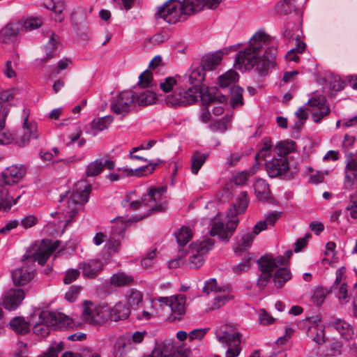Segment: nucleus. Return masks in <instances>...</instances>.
Instances as JSON below:
<instances>
[{
  "mask_svg": "<svg viewBox=\"0 0 357 357\" xmlns=\"http://www.w3.org/2000/svg\"><path fill=\"white\" fill-rule=\"evenodd\" d=\"M344 188L357 192V155L349 160L344 169Z\"/></svg>",
  "mask_w": 357,
  "mask_h": 357,
  "instance_id": "nucleus-21",
  "label": "nucleus"
},
{
  "mask_svg": "<svg viewBox=\"0 0 357 357\" xmlns=\"http://www.w3.org/2000/svg\"><path fill=\"white\" fill-rule=\"evenodd\" d=\"M257 263L261 271V273L257 280V285L259 287H264L271 278L272 270L271 267L275 264L273 261L267 256H262L257 260Z\"/></svg>",
  "mask_w": 357,
  "mask_h": 357,
  "instance_id": "nucleus-25",
  "label": "nucleus"
},
{
  "mask_svg": "<svg viewBox=\"0 0 357 357\" xmlns=\"http://www.w3.org/2000/svg\"><path fill=\"white\" fill-rule=\"evenodd\" d=\"M43 24L40 17H30L22 21V27L26 31H32L39 28Z\"/></svg>",
  "mask_w": 357,
  "mask_h": 357,
  "instance_id": "nucleus-57",
  "label": "nucleus"
},
{
  "mask_svg": "<svg viewBox=\"0 0 357 357\" xmlns=\"http://www.w3.org/2000/svg\"><path fill=\"white\" fill-rule=\"evenodd\" d=\"M8 113V109L0 102V144H8L12 141L11 135L3 130Z\"/></svg>",
  "mask_w": 357,
  "mask_h": 357,
  "instance_id": "nucleus-33",
  "label": "nucleus"
},
{
  "mask_svg": "<svg viewBox=\"0 0 357 357\" xmlns=\"http://www.w3.org/2000/svg\"><path fill=\"white\" fill-rule=\"evenodd\" d=\"M243 89L234 86L231 89V105L233 107L243 105Z\"/></svg>",
  "mask_w": 357,
  "mask_h": 357,
  "instance_id": "nucleus-54",
  "label": "nucleus"
},
{
  "mask_svg": "<svg viewBox=\"0 0 357 357\" xmlns=\"http://www.w3.org/2000/svg\"><path fill=\"white\" fill-rule=\"evenodd\" d=\"M9 324L17 334L24 335L30 331L29 324L23 317H15L10 321Z\"/></svg>",
  "mask_w": 357,
  "mask_h": 357,
  "instance_id": "nucleus-35",
  "label": "nucleus"
},
{
  "mask_svg": "<svg viewBox=\"0 0 357 357\" xmlns=\"http://www.w3.org/2000/svg\"><path fill=\"white\" fill-rule=\"evenodd\" d=\"M75 326L73 320L66 314L51 311H42L38 321L33 322V331L35 334L46 337L50 333V329H67Z\"/></svg>",
  "mask_w": 357,
  "mask_h": 357,
  "instance_id": "nucleus-6",
  "label": "nucleus"
},
{
  "mask_svg": "<svg viewBox=\"0 0 357 357\" xmlns=\"http://www.w3.org/2000/svg\"><path fill=\"white\" fill-rule=\"evenodd\" d=\"M21 28L22 20L11 21L1 29L0 33L3 36L13 37L18 33Z\"/></svg>",
  "mask_w": 357,
  "mask_h": 357,
  "instance_id": "nucleus-39",
  "label": "nucleus"
},
{
  "mask_svg": "<svg viewBox=\"0 0 357 357\" xmlns=\"http://www.w3.org/2000/svg\"><path fill=\"white\" fill-rule=\"evenodd\" d=\"M181 3L188 17L204 8V0H183Z\"/></svg>",
  "mask_w": 357,
  "mask_h": 357,
  "instance_id": "nucleus-37",
  "label": "nucleus"
},
{
  "mask_svg": "<svg viewBox=\"0 0 357 357\" xmlns=\"http://www.w3.org/2000/svg\"><path fill=\"white\" fill-rule=\"evenodd\" d=\"M113 121L114 117L111 115H107L101 118L96 119L90 124L86 126L85 132L86 133L95 137L100 132L107 129Z\"/></svg>",
  "mask_w": 357,
  "mask_h": 357,
  "instance_id": "nucleus-27",
  "label": "nucleus"
},
{
  "mask_svg": "<svg viewBox=\"0 0 357 357\" xmlns=\"http://www.w3.org/2000/svg\"><path fill=\"white\" fill-rule=\"evenodd\" d=\"M295 115L298 120L295 122L294 128L300 129L307 119V113L304 107H301L295 112Z\"/></svg>",
  "mask_w": 357,
  "mask_h": 357,
  "instance_id": "nucleus-63",
  "label": "nucleus"
},
{
  "mask_svg": "<svg viewBox=\"0 0 357 357\" xmlns=\"http://www.w3.org/2000/svg\"><path fill=\"white\" fill-rule=\"evenodd\" d=\"M146 335V332L145 331H135L132 334H128L124 337L119 339L118 344L121 349V355L126 354L128 351L135 349L133 344L141 343Z\"/></svg>",
  "mask_w": 357,
  "mask_h": 357,
  "instance_id": "nucleus-23",
  "label": "nucleus"
},
{
  "mask_svg": "<svg viewBox=\"0 0 357 357\" xmlns=\"http://www.w3.org/2000/svg\"><path fill=\"white\" fill-rule=\"evenodd\" d=\"M38 222V218L33 215L24 217L20 221V225L24 229L33 227Z\"/></svg>",
  "mask_w": 357,
  "mask_h": 357,
  "instance_id": "nucleus-64",
  "label": "nucleus"
},
{
  "mask_svg": "<svg viewBox=\"0 0 357 357\" xmlns=\"http://www.w3.org/2000/svg\"><path fill=\"white\" fill-rule=\"evenodd\" d=\"M307 335L318 344L325 342L324 326L321 323L319 316L312 317L307 319Z\"/></svg>",
  "mask_w": 357,
  "mask_h": 357,
  "instance_id": "nucleus-20",
  "label": "nucleus"
},
{
  "mask_svg": "<svg viewBox=\"0 0 357 357\" xmlns=\"http://www.w3.org/2000/svg\"><path fill=\"white\" fill-rule=\"evenodd\" d=\"M328 326L335 329L345 340H351L354 335L352 326L346 321L339 318L331 319L328 323Z\"/></svg>",
  "mask_w": 357,
  "mask_h": 357,
  "instance_id": "nucleus-28",
  "label": "nucleus"
},
{
  "mask_svg": "<svg viewBox=\"0 0 357 357\" xmlns=\"http://www.w3.org/2000/svg\"><path fill=\"white\" fill-rule=\"evenodd\" d=\"M248 254V257L243 259L239 264L233 266L232 269L235 273H242L249 270L251 266L250 260L252 257Z\"/></svg>",
  "mask_w": 357,
  "mask_h": 357,
  "instance_id": "nucleus-62",
  "label": "nucleus"
},
{
  "mask_svg": "<svg viewBox=\"0 0 357 357\" xmlns=\"http://www.w3.org/2000/svg\"><path fill=\"white\" fill-rule=\"evenodd\" d=\"M133 281L131 275L123 272L113 274L110 278V283L112 285L121 287L130 284Z\"/></svg>",
  "mask_w": 357,
  "mask_h": 357,
  "instance_id": "nucleus-43",
  "label": "nucleus"
},
{
  "mask_svg": "<svg viewBox=\"0 0 357 357\" xmlns=\"http://www.w3.org/2000/svg\"><path fill=\"white\" fill-rule=\"evenodd\" d=\"M109 261V257H108L102 259H91L79 263L78 268L82 271L84 278H93L100 273Z\"/></svg>",
  "mask_w": 357,
  "mask_h": 357,
  "instance_id": "nucleus-19",
  "label": "nucleus"
},
{
  "mask_svg": "<svg viewBox=\"0 0 357 357\" xmlns=\"http://www.w3.org/2000/svg\"><path fill=\"white\" fill-rule=\"evenodd\" d=\"M333 287L338 289L337 297L340 303L344 304L349 301L350 295L348 293L347 286L345 282L333 286Z\"/></svg>",
  "mask_w": 357,
  "mask_h": 357,
  "instance_id": "nucleus-58",
  "label": "nucleus"
},
{
  "mask_svg": "<svg viewBox=\"0 0 357 357\" xmlns=\"http://www.w3.org/2000/svg\"><path fill=\"white\" fill-rule=\"evenodd\" d=\"M355 194L350 195L349 202L346 207V210L349 212L350 216L354 219H357V194L356 191L353 190Z\"/></svg>",
  "mask_w": 357,
  "mask_h": 357,
  "instance_id": "nucleus-59",
  "label": "nucleus"
},
{
  "mask_svg": "<svg viewBox=\"0 0 357 357\" xmlns=\"http://www.w3.org/2000/svg\"><path fill=\"white\" fill-rule=\"evenodd\" d=\"M157 301L170 307L174 319H179L185 314L186 298L184 295L177 294L169 297H159Z\"/></svg>",
  "mask_w": 357,
  "mask_h": 357,
  "instance_id": "nucleus-17",
  "label": "nucleus"
},
{
  "mask_svg": "<svg viewBox=\"0 0 357 357\" xmlns=\"http://www.w3.org/2000/svg\"><path fill=\"white\" fill-rule=\"evenodd\" d=\"M276 54L270 36L258 31L250 38L248 45L236 54L234 66L239 70H255L265 76L274 68Z\"/></svg>",
  "mask_w": 357,
  "mask_h": 357,
  "instance_id": "nucleus-1",
  "label": "nucleus"
},
{
  "mask_svg": "<svg viewBox=\"0 0 357 357\" xmlns=\"http://www.w3.org/2000/svg\"><path fill=\"white\" fill-rule=\"evenodd\" d=\"M103 171L102 159H96L90 162L86 167V175L87 176H96Z\"/></svg>",
  "mask_w": 357,
  "mask_h": 357,
  "instance_id": "nucleus-50",
  "label": "nucleus"
},
{
  "mask_svg": "<svg viewBox=\"0 0 357 357\" xmlns=\"http://www.w3.org/2000/svg\"><path fill=\"white\" fill-rule=\"evenodd\" d=\"M29 109L23 110L22 132L17 139V144L20 146L29 144L31 139H36L40 136L38 124L36 121L29 119Z\"/></svg>",
  "mask_w": 357,
  "mask_h": 357,
  "instance_id": "nucleus-15",
  "label": "nucleus"
},
{
  "mask_svg": "<svg viewBox=\"0 0 357 357\" xmlns=\"http://www.w3.org/2000/svg\"><path fill=\"white\" fill-rule=\"evenodd\" d=\"M119 235L120 232L117 234V238L116 237L114 234H112L109 236L108 241L105 245L107 250L108 255L116 253L119 250L121 245L120 240L119 238ZM107 257H109V256Z\"/></svg>",
  "mask_w": 357,
  "mask_h": 357,
  "instance_id": "nucleus-53",
  "label": "nucleus"
},
{
  "mask_svg": "<svg viewBox=\"0 0 357 357\" xmlns=\"http://www.w3.org/2000/svg\"><path fill=\"white\" fill-rule=\"evenodd\" d=\"M157 166L158 164L156 162H150L148 165L135 169H129L128 167H120L115 172L108 174L106 178L110 181L114 182L134 176H142L153 173Z\"/></svg>",
  "mask_w": 357,
  "mask_h": 357,
  "instance_id": "nucleus-14",
  "label": "nucleus"
},
{
  "mask_svg": "<svg viewBox=\"0 0 357 357\" xmlns=\"http://www.w3.org/2000/svg\"><path fill=\"white\" fill-rule=\"evenodd\" d=\"M143 357H170L166 351V344L164 342H157L150 354L144 355Z\"/></svg>",
  "mask_w": 357,
  "mask_h": 357,
  "instance_id": "nucleus-55",
  "label": "nucleus"
},
{
  "mask_svg": "<svg viewBox=\"0 0 357 357\" xmlns=\"http://www.w3.org/2000/svg\"><path fill=\"white\" fill-rule=\"evenodd\" d=\"M176 84V77H168L160 82V86L162 91L167 93L171 91Z\"/></svg>",
  "mask_w": 357,
  "mask_h": 357,
  "instance_id": "nucleus-61",
  "label": "nucleus"
},
{
  "mask_svg": "<svg viewBox=\"0 0 357 357\" xmlns=\"http://www.w3.org/2000/svg\"><path fill=\"white\" fill-rule=\"evenodd\" d=\"M295 143L292 140H286L279 142L275 148H273L271 141L269 138H264L262 141L261 147L256 155V160H266L273 154L278 157H286V155L295 150Z\"/></svg>",
  "mask_w": 357,
  "mask_h": 357,
  "instance_id": "nucleus-9",
  "label": "nucleus"
},
{
  "mask_svg": "<svg viewBox=\"0 0 357 357\" xmlns=\"http://www.w3.org/2000/svg\"><path fill=\"white\" fill-rule=\"evenodd\" d=\"M126 300L127 305L130 307V308L134 307L135 306L139 305L142 302L143 295L139 291L132 289L126 296Z\"/></svg>",
  "mask_w": 357,
  "mask_h": 357,
  "instance_id": "nucleus-51",
  "label": "nucleus"
},
{
  "mask_svg": "<svg viewBox=\"0 0 357 357\" xmlns=\"http://www.w3.org/2000/svg\"><path fill=\"white\" fill-rule=\"evenodd\" d=\"M155 95L150 91H144L139 94L135 93V106L151 105L155 102Z\"/></svg>",
  "mask_w": 357,
  "mask_h": 357,
  "instance_id": "nucleus-44",
  "label": "nucleus"
},
{
  "mask_svg": "<svg viewBox=\"0 0 357 357\" xmlns=\"http://www.w3.org/2000/svg\"><path fill=\"white\" fill-rule=\"evenodd\" d=\"M295 0H282L274 6V11L277 14L287 15L295 10Z\"/></svg>",
  "mask_w": 357,
  "mask_h": 357,
  "instance_id": "nucleus-45",
  "label": "nucleus"
},
{
  "mask_svg": "<svg viewBox=\"0 0 357 357\" xmlns=\"http://www.w3.org/2000/svg\"><path fill=\"white\" fill-rule=\"evenodd\" d=\"M175 236L178 244L183 246L191 239L192 231L188 227L183 226L178 232L175 233Z\"/></svg>",
  "mask_w": 357,
  "mask_h": 357,
  "instance_id": "nucleus-49",
  "label": "nucleus"
},
{
  "mask_svg": "<svg viewBox=\"0 0 357 357\" xmlns=\"http://www.w3.org/2000/svg\"><path fill=\"white\" fill-rule=\"evenodd\" d=\"M241 336V334L237 331L230 333L228 331H217L216 337L218 342L224 347H228L225 357H237L239 355Z\"/></svg>",
  "mask_w": 357,
  "mask_h": 357,
  "instance_id": "nucleus-13",
  "label": "nucleus"
},
{
  "mask_svg": "<svg viewBox=\"0 0 357 357\" xmlns=\"http://www.w3.org/2000/svg\"><path fill=\"white\" fill-rule=\"evenodd\" d=\"M59 245V241L52 242L51 240L44 239L38 245L32 248L24 257L27 262L34 263L37 261L39 264L44 265Z\"/></svg>",
  "mask_w": 357,
  "mask_h": 357,
  "instance_id": "nucleus-10",
  "label": "nucleus"
},
{
  "mask_svg": "<svg viewBox=\"0 0 357 357\" xmlns=\"http://www.w3.org/2000/svg\"><path fill=\"white\" fill-rule=\"evenodd\" d=\"M91 185L86 181L76 183L70 192L61 195L59 209L63 215L69 218V222L78 211V206L88 202Z\"/></svg>",
  "mask_w": 357,
  "mask_h": 357,
  "instance_id": "nucleus-5",
  "label": "nucleus"
},
{
  "mask_svg": "<svg viewBox=\"0 0 357 357\" xmlns=\"http://www.w3.org/2000/svg\"><path fill=\"white\" fill-rule=\"evenodd\" d=\"M206 70L200 66H192L188 75V81L190 84H197L200 87V83L204 80Z\"/></svg>",
  "mask_w": 357,
  "mask_h": 357,
  "instance_id": "nucleus-36",
  "label": "nucleus"
},
{
  "mask_svg": "<svg viewBox=\"0 0 357 357\" xmlns=\"http://www.w3.org/2000/svg\"><path fill=\"white\" fill-rule=\"evenodd\" d=\"M254 189L257 197L261 200H266L269 197L270 190L265 180L258 178L254 184Z\"/></svg>",
  "mask_w": 357,
  "mask_h": 357,
  "instance_id": "nucleus-38",
  "label": "nucleus"
},
{
  "mask_svg": "<svg viewBox=\"0 0 357 357\" xmlns=\"http://www.w3.org/2000/svg\"><path fill=\"white\" fill-rule=\"evenodd\" d=\"M43 4L45 8L52 10L56 14H61L64 9V3L63 1L55 3L53 0H44Z\"/></svg>",
  "mask_w": 357,
  "mask_h": 357,
  "instance_id": "nucleus-60",
  "label": "nucleus"
},
{
  "mask_svg": "<svg viewBox=\"0 0 357 357\" xmlns=\"http://www.w3.org/2000/svg\"><path fill=\"white\" fill-rule=\"evenodd\" d=\"M328 293L327 289L317 287L312 291L311 301L315 305L320 306L323 304Z\"/></svg>",
  "mask_w": 357,
  "mask_h": 357,
  "instance_id": "nucleus-47",
  "label": "nucleus"
},
{
  "mask_svg": "<svg viewBox=\"0 0 357 357\" xmlns=\"http://www.w3.org/2000/svg\"><path fill=\"white\" fill-rule=\"evenodd\" d=\"M238 77L239 76L236 72L229 70L219 77V85L222 88L229 87L236 84L238 80Z\"/></svg>",
  "mask_w": 357,
  "mask_h": 357,
  "instance_id": "nucleus-40",
  "label": "nucleus"
},
{
  "mask_svg": "<svg viewBox=\"0 0 357 357\" xmlns=\"http://www.w3.org/2000/svg\"><path fill=\"white\" fill-rule=\"evenodd\" d=\"M326 99L324 96L310 99L308 104L314 108L312 112V118L314 123H319L324 116H327L329 112V108L325 104Z\"/></svg>",
  "mask_w": 357,
  "mask_h": 357,
  "instance_id": "nucleus-24",
  "label": "nucleus"
},
{
  "mask_svg": "<svg viewBox=\"0 0 357 357\" xmlns=\"http://www.w3.org/2000/svg\"><path fill=\"white\" fill-rule=\"evenodd\" d=\"M214 245V240L205 238L193 242L188 249V265L192 268L201 267L204 261L205 257Z\"/></svg>",
  "mask_w": 357,
  "mask_h": 357,
  "instance_id": "nucleus-8",
  "label": "nucleus"
},
{
  "mask_svg": "<svg viewBox=\"0 0 357 357\" xmlns=\"http://www.w3.org/2000/svg\"><path fill=\"white\" fill-rule=\"evenodd\" d=\"M33 277V267L26 266L18 268L12 272V278L15 285H24Z\"/></svg>",
  "mask_w": 357,
  "mask_h": 357,
  "instance_id": "nucleus-30",
  "label": "nucleus"
},
{
  "mask_svg": "<svg viewBox=\"0 0 357 357\" xmlns=\"http://www.w3.org/2000/svg\"><path fill=\"white\" fill-rule=\"evenodd\" d=\"M59 37L54 33H51L47 43L45 46V52L46 54V59H49L54 56L56 48Z\"/></svg>",
  "mask_w": 357,
  "mask_h": 357,
  "instance_id": "nucleus-52",
  "label": "nucleus"
},
{
  "mask_svg": "<svg viewBox=\"0 0 357 357\" xmlns=\"http://www.w3.org/2000/svg\"><path fill=\"white\" fill-rule=\"evenodd\" d=\"M158 16L169 24L183 22L188 17L181 1L168 0L158 10Z\"/></svg>",
  "mask_w": 357,
  "mask_h": 357,
  "instance_id": "nucleus-11",
  "label": "nucleus"
},
{
  "mask_svg": "<svg viewBox=\"0 0 357 357\" xmlns=\"http://www.w3.org/2000/svg\"><path fill=\"white\" fill-rule=\"evenodd\" d=\"M20 90L17 88H11L8 90L3 91L0 93V100L2 102H9L10 105H15L18 99L17 96Z\"/></svg>",
  "mask_w": 357,
  "mask_h": 357,
  "instance_id": "nucleus-48",
  "label": "nucleus"
},
{
  "mask_svg": "<svg viewBox=\"0 0 357 357\" xmlns=\"http://www.w3.org/2000/svg\"><path fill=\"white\" fill-rule=\"evenodd\" d=\"M135 107V93L132 91H122L111 100V111L121 116L127 115Z\"/></svg>",
  "mask_w": 357,
  "mask_h": 357,
  "instance_id": "nucleus-12",
  "label": "nucleus"
},
{
  "mask_svg": "<svg viewBox=\"0 0 357 357\" xmlns=\"http://www.w3.org/2000/svg\"><path fill=\"white\" fill-rule=\"evenodd\" d=\"M165 192V187L151 188L140 201H132L135 192H130L126 195L123 204L125 207L129 206L132 211L139 210L140 213L137 217V220H141L153 212H161L165 210L167 206Z\"/></svg>",
  "mask_w": 357,
  "mask_h": 357,
  "instance_id": "nucleus-3",
  "label": "nucleus"
},
{
  "mask_svg": "<svg viewBox=\"0 0 357 357\" xmlns=\"http://www.w3.org/2000/svg\"><path fill=\"white\" fill-rule=\"evenodd\" d=\"M281 215V213L274 211L268 214L264 220L258 222L255 225V234H259L261 231L266 229L268 226H273Z\"/></svg>",
  "mask_w": 357,
  "mask_h": 357,
  "instance_id": "nucleus-34",
  "label": "nucleus"
},
{
  "mask_svg": "<svg viewBox=\"0 0 357 357\" xmlns=\"http://www.w3.org/2000/svg\"><path fill=\"white\" fill-rule=\"evenodd\" d=\"M63 346L61 342L53 345L51 347L47 352L44 353L39 356L38 357H58L59 352L62 350ZM15 357H27L24 356L22 352L17 353L15 355Z\"/></svg>",
  "mask_w": 357,
  "mask_h": 357,
  "instance_id": "nucleus-56",
  "label": "nucleus"
},
{
  "mask_svg": "<svg viewBox=\"0 0 357 357\" xmlns=\"http://www.w3.org/2000/svg\"><path fill=\"white\" fill-rule=\"evenodd\" d=\"M223 54L222 50L206 54L203 57L201 65L206 70H211L220 63Z\"/></svg>",
  "mask_w": 357,
  "mask_h": 357,
  "instance_id": "nucleus-31",
  "label": "nucleus"
},
{
  "mask_svg": "<svg viewBox=\"0 0 357 357\" xmlns=\"http://www.w3.org/2000/svg\"><path fill=\"white\" fill-rule=\"evenodd\" d=\"M107 319L117 321L128 317L130 314V309L126 303L120 301L113 307L110 308L107 305Z\"/></svg>",
  "mask_w": 357,
  "mask_h": 357,
  "instance_id": "nucleus-29",
  "label": "nucleus"
},
{
  "mask_svg": "<svg viewBox=\"0 0 357 357\" xmlns=\"http://www.w3.org/2000/svg\"><path fill=\"white\" fill-rule=\"evenodd\" d=\"M107 305H96L89 301H84L82 319L88 324H100L107 320Z\"/></svg>",
  "mask_w": 357,
  "mask_h": 357,
  "instance_id": "nucleus-16",
  "label": "nucleus"
},
{
  "mask_svg": "<svg viewBox=\"0 0 357 357\" xmlns=\"http://www.w3.org/2000/svg\"><path fill=\"white\" fill-rule=\"evenodd\" d=\"M255 226L252 231H242L236 236V246L234 248L236 253L248 250L252 243L255 237L259 234H255Z\"/></svg>",
  "mask_w": 357,
  "mask_h": 357,
  "instance_id": "nucleus-26",
  "label": "nucleus"
},
{
  "mask_svg": "<svg viewBox=\"0 0 357 357\" xmlns=\"http://www.w3.org/2000/svg\"><path fill=\"white\" fill-rule=\"evenodd\" d=\"M289 169V165L286 157H278L273 154V158L266 163V170L271 178L284 176Z\"/></svg>",
  "mask_w": 357,
  "mask_h": 357,
  "instance_id": "nucleus-18",
  "label": "nucleus"
},
{
  "mask_svg": "<svg viewBox=\"0 0 357 357\" xmlns=\"http://www.w3.org/2000/svg\"><path fill=\"white\" fill-rule=\"evenodd\" d=\"M26 172L25 167L22 165H12L6 168L0 175V198L3 199V195L8 199L17 204L21 195L15 196L13 194L14 189L10 186L18 183Z\"/></svg>",
  "mask_w": 357,
  "mask_h": 357,
  "instance_id": "nucleus-7",
  "label": "nucleus"
},
{
  "mask_svg": "<svg viewBox=\"0 0 357 357\" xmlns=\"http://www.w3.org/2000/svg\"><path fill=\"white\" fill-rule=\"evenodd\" d=\"M207 155L199 151L195 152L191 157V172L197 174L202 165L205 163Z\"/></svg>",
  "mask_w": 357,
  "mask_h": 357,
  "instance_id": "nucleus-42",
  "label": "nucleus"
},
{
  "mask_svg": "<svg viewBox=\"0 0 357 357\" xmlns=\"http://www.w3.org/2000/svg\"><path fill=\"white\" fill-rule=\"evenodd\" d=\"M248 206V194L242 192L236 202L229 208L227 220L223 219L224 215L218 214L211 223V235L217 236L221 241H227L233 235L239 220L236 215L243 213Z\"/></svg>",
  "mask_w": 357,
  "mask_h": 357,
  "instance_id": "nucleus-2",
  "label": "nucleus"
},
{
  "mask_svg": "<svg viewBox=\"0 0 357 357\" xmlns=\"http://www.w3.org/2000/svg\"><path fill=\"white\" fill-rule=\"evenodd\" d=\"M192 86L183 91H175L165 98V102L171 107L187 106L195 102L200 98L202 105L219 103L225 100V96L216 91L215 89H207L205 91L201 90L197 84H191Z\"/></svg>",
  "mask_w": 357,
  "mask_h": 357,
  "instance_id": "nucleus-4",
  "label": "nucleus"
},
{
  "mask_svg": "<svg viewBox=\"0 0 357 357\" xmlns=\"http://www.w3.org/2000/svg\"><path fill=\"white\" fill-rule=\"evenodd\" d=\"M291 278V274L288 268H280L275 271L274 275L273 280L275 285L278 288H281Z\"/></svg>",
  "mask_w": 357,
  "mask_h": 357,
  "instance_id": "nucleus-41",
  "label": "nucleus"
},
{
  "mask_svg": "<svg viewBox=\"0 0 357 357\" xmlns=\"http://www.w3.org/2000/svg\"><path fill=\"white\" fill-rule=\"evenodd\" d=\"M233 299V295L230 294L227 289H219L218 292L215 294L214 299L212 301L211 309H219Z\"/></svg>",
  "mask_w": 357,
  "mask_h": 357,
  "instance_id": "nucleus-32",
  "label": "nucleus"
},
{
  "mask_svg": "<svg viewBox=\"0 0 357 357\" xmlns=\"http://www.w3.org/2000/svg\"><path fill=\"white\" fill-rule=\"evenodd\" d=\"M259 168V164L257 162L249 171H243L236 174L234 178V182L236 185H241L245 183L248 178L255 174Z\"/></svg>",
  "mask_w": 357,
  "mask_h": 357,
  "instance_id": "nucleus-46",
  "label": "nucleus"
},
{
  "mask_svg": "<svg viewBox=\"0 0 357 357\" xmlns=\"http://www.w3.org/2000/svg\"><path fill=\"white\" fill-rule=\"evenodd\" d=\"M25 297L24 291L21 289L12 288L4 295L3 306L8 310H16Z\"/></svg>",
  "mask_w": 357,
  "mask_h": 357,
  "instance_id": "nucleus-22",
  "label": "nucleus"
}]
</instances>
